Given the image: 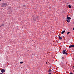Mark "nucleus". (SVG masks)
<instances>
[{
	"mask_svg": "<svg viewBox=\"0 0 74 74\" xmlns=\"http://www.w3.org/2000/svg\"><path fill=\"white\" fill-rule=\"evenodd\" d=\"M7 4L3 3L2 4V6L3 7H6V6H7Z\"/></svg>",
	"mask_w": 74,
	"mask_h": 74,
	"instance_id": "1",
	"label": "nucleus"
},
{
	"mask_svg": "<svg viewBox=\"0 0 74 74\" xmlns=\"http://www.w3.org/2000/svg\"><path fill=\"white\" fill-rule=\"evenodd\" d=\"M63 54H65V55H67V53L66 52V50H65L63 51Z\"/></svg>",
	"mask_w": 74,
	"mask_h": 74,
	"instance_id": "2",
	"label": "nucleus"
},
{
	"mask_svg": "<svg viewBox=\"0 0 74 74\" xmlns=\"http://www.w3.org/2000/svg\"><path fill=\"white\" fill-rule=\"evenodd\" d=\"M1 72L2 73H4V72H5V70L3 69H2L1 70Z\"/></svg>",
	"mask_w": 74,
	"mask_h": 74,
	"instance_id": "3",
	"label": "nucleus"
},
{
	"mask_svg": "<svg viewBox=\"0 0 74 74\" xmlns=\"http://www.w3.org/2000/svg\"><path fill=\"white\" fill-rule=\"evenodd\" d=\"M74 45H71L69 46V48H72V47H74Z\"/></svg>",
	"mask_w": 74,
	"mask_h": 74,
	"instance_id": "4",
	"label": "nucleus"
},
{
	"mask_svg": "<svg viewBox=\"0 0 74 74\" xmlns=\"http://www.w3.org/2000/svg\"><path fill=\"white\" fill-rule=\"evenodd\" d=\"M66 18L68 20H70V19H71V18L70 17H67Z\"/></svg>",
	"mask_w": 74,
	"mask_h": 74,
	"instance_id": "5",
	"label": "nucleus"
},
{
	"mask_svg": "<svg viewBox=\"0 0 74 74\" xmlns=\"http://www.w3.org/2000/svg\"><path fill=\"white\" fill-rule=\"evenodd\" d=\"M58 37L60 40H62V37H61L60 36H58Z\"/></svg>",
	"mask_w": 74,
	"mask_h": 74,
	"instance_id": "6",
	"label": "nucleus"
},
{
	"mask_svg": "<svg viewBox=\"0 0 74 74\" xmlns=\"http://www.w3.org/2000/svg\"><path fill=\"white\" fill-rule=\"evenodd\" d=\"M65 32V31L64 30L63 31H62V32H61V34H63Z\"/></svg>",
	"mask_w": 74,
	"mask_h": 74,
	"instance_id": "7",
	"label": "nucleus"
},
{
	"mask_svg": "<svg viewBox=\"0 0 74 74\" xmlns=\"http://www.w3.org/2000/svg\"><path fill=\"white\" fill-rule=\"evenodd\" d=\"M66 21L67 22H68V23H69V22H70V20H66Z\"/></svg>",
	"mask_w": 74,
	"mask_h": 74,
	"instance_id": "8",
	"label": "nucleus"
},
{
	"mask_svg": "<svg viewBox=\"0 0 74 74\" xmlns=\"http://www.w3.org/2000/svg\"><path fill=\"white\" fill-rule=\"evenodd\" d=\"M70 34V32H69L67 33V35H68L69 34Z\"/></svg>",
	"mask_w": 74,
	"mask_h": 74,
	"instance_id": "9",
	"label": "nucleus"
},
{
	"mask_svg": "<svg viewBox=\"0 0 74 74\" xmlns=\"http://www.w3.org/2000/svg\"><path fill=\"white\" fill-rule=\"evenodd\" d=\"M51 71H51V69H49V73H50V72H51Z\"/></svg>",
	"mask_w": 74,
	"mask_h": 74,
	"instance_id": "10",
	"label": "nucleus"
},
{
	"mask_svg": "<svg viewBox=\"0 0 74 74\" xmlns=\"http://www.w3.org/2000/svg\"><path fill=\"white\" fill-rule=\"evenodd\" d=\"M23 7H26V5H23Z\"/></svg>",
	"mask_w": 74,
	"mask_h": 74,
	"instance_id": "11",
	"label": "nucleus"
},
{
	"mask_svg": "<svg viewBox=\"0 0 74 74\" xmlns=\"http://www.w3.org/2000/svg\"><path fill=\"white\" fill-rule=\"evenodd\" d=\"M69 8H71V5H69Z\"/></svg>",
	"mask_w": 74,
	"mask_h": 74,
	"instance_id": "12",
	"label": "nucleus"
},
{
	"mask_svg": "<svg viewBox=\"0 0 74 74\" xmlns=\"http://www.w3.org/2000/svg\"><path fill=\"white\" fill-rule=\"evenodd\" d=\"M20 63L21 64H22V63H23V62H20Z\"/></svg>",
	"mask_w": 74,
	"mask_h": 74,
	"instance_id": "13",
	"label": "nucleus"
},
{
	"mask_svg": "<svg viewBox=\"0 0 74 74\" xmlns=\"http://www.w3.org/2000/svg\"><path fill=\"white\" fill-rule=\"evenodd\" d=\"M70 74H73V73H72V72L70 73Z\"/></svg>",
	"mask_w": 74,
	"mask_h": 74,
	"instance_id": "14",
	"label": "nucleus"
},
{
	"mask_svg": "<svg viewBox=\"0 0 74 74\" xmlns=\"http://www.w3.org/2000/svg\"><path fill=\"white\" fill-rule=\"evenodd\" d=\"M46 64H48V62H46Z\"/></svg>",
	"mask_w": 74,
	"mask_h": 74,
	"instance_id": "15",
	"label": "nucleus"
},
{
	"mask_svg": "<svg viewBox=\"0 0 74 74\" xmlns=\"http://www.w3.org/2000/svg\"><path fill=\"white\" fill-rule=\"evenodd\" d=\"M67 16L68 17V16H69V15H67Z\"/></svg>",
	"mask_w": 74,
	"mask_h": 74,
	"instance_id": "16",
	"label": "nucleus"
},
{
	"mask_svg": "<svg viewBox=\"0 0 74 74\" xmlns=\"http://www.w3.org/2000/svg\"><path fill=\"white\" fill-rule=\"evenodd\" d=\"M62 59H64V57H62Z\"/></svg>",
	"mask_w": 74,
	"mask_h": 74,
	"instance_id": "17",
	"label": "nucleus"
},
{
	"mask_svg": "<svg viewBox=\"0 0 74 74\" xmlns=\"http://www.w3.org/2000/svg\"><path fill=\"white\" fill-rule=\"evenodd\" d=\"M73 30H74V28H73Z\"/></svg>",
	"mask_w": 74,
	"mask_h": 74,
	"instance_id": "18",
	"label": "nucleus"
},
{
	"mask_svg": "<svg viewBox=\"0 0 74 74\" xmlns=\"http://www.w3.org/2000/svg\"><path fill=\"white\" fill-rule=\"evenodd\" d=\"M0 74H3V73H0Z\"/></svg>",
	"mask_w": 74,
	"mask_h": 74,
	"instance_id": "19",
	"label": "nucleus"
},
{
	"mask_svg": "<svg viewBox=\"0 0 74 74\" xmlns=\"http://www.w3.org/2000/svg\"><path fill=\"white\" fill-rule=\"evenodd\" d=\"M0 1H1V0H0Z\"/></svg>",
	"mask_w": 74,
	"mask_h": 74,
	"instance_id": "20",
	"label": "nucleus"
}]
</instances>
